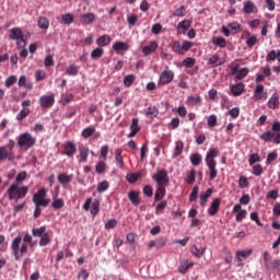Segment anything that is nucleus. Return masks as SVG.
Returning a JSON list of instances; mask_svg holds the SVG:
<instances>
[{"instance_id": "obj_59", "label": "nucleus", "mask_w": 280, "mask_h": 280, "mask_svg": "<svg viewBox=\"0 0 280 280\" xmlns=\"http://www.w3.org/2000/svg\"><path fill=\"white\" fill-rule=\"evenodd\" d=\"M133 83H135V74H128L127 77H125L124 79L125 86H132Z\"/></svg>"}, {"instance_id": "obj_2", "label": "nucleus", "mask_w": 280, "mask_h": 280, "mask_svg": "<svg viewBox=\"0 0 280 280\" xmlns=\"http://www.w3.org/2000/svg\"><path fill=\"white\" fill-rule=\"evenodd\" d=\"M218 156H220V151L217 148H210L206 154V165L210 172L209 180H214L218 176V168H215V165H218L215 159H218Z\"/></svg>"}, {"instance_id": "obj_27", "label": "nucleus", "mask_w": 280, "mask_h": 280, "mask_svg": "<svg viewBox=\"0 0 280 280\" xmlns=\"http://www.w3.org/2000/svg\"><path fill=\"white\" fill-rule=\"evenodd\" d=\"M191 27V21L189 20H184L178 23L177 25V34H186L187 30Z\"/></svg>"}, {"instance_id": "obj_18", "label": "nucleus", "mask_w": 280, "mask_h": 280, "mask_svg": "<svg viewBox=\"0 0 280 280\" xmlns=\"http://www.w3.org/2000/svg\"><path fill=\"white\" fill-rule=\"evenodd\" d=\"M233 213H236V217H235L236 222H242L243 220H245L248 212L242 209V205L236 203L233 207Z\"/></svg>"}, {"instance_id": "obj_4", "label": "nucleus", "mask_w": 280, "mask_h": 280, "mask_svg": "<svg viewBox=\"0 0 280 280\" xmlns=\"http://www.w3.org/2000/svg\"><path fill=\"white\" fill-rule=\"evenodd\" d=\"M33 237H39V246H49L51 244V237L47 232V226L43 225L40 228H34L32 230Z\"/></svg>"}, {"instance_id": "obj_34", "label": "nucleus", "mask_w": 280, "mask_h": 280, "mask_svg": "<svg viewBox=\"0 0 280 280\" xmlns=\"http://www.w3.org/2000/svg\"><path fill=\"white\" fill-rule=\"evenodd\" d=\"M188 106H200L202 104V97L190 95L186 101Z\"/></svg>"}, {"instance_id": "obj_35", "label": "nucleus", "mask_w": 280, "mask_h": 280, "mask_svg": "<svg viewBox=\"0 0 280 280\" xmlns=\"http://www.w3.org/2000/svg\"><path fill=\"white\" fill-rule=\"evenodd\" d=\"M95 19V13L81 14V23H84L85 25H91Z\"/></svg>"}, {"instance_id": "obj_40", "label": "nucleus", "mask_w": 280, "mask_h": 280, "mask_svg": "<svg viewBox=\"0 0 280 280\" xmlns=\"http://www.w3.org/2000/svg\"><path fill=\"white\" fill-rule=\"evenodd\" d=\"M113 49L114 51H128L129 46L125 42H116L113 45Z\"/></svg>"}, {"instance_id": "obj_64", "label": "nucleus", "mask_w": 280, "mask_h": 280, "mask_svg": "<svg viewBox=\"0 0 280 280\" xmlns=\"http://www.w3.org/2000/svg\"><path fill=\"white\" fill-rule=\"evenodd\" d=\"M198 191H200V189L198 188V186H195L192 188V191H191L190 196H189V201L190 202H194L195 200L198 199Z\"/></svg>"}, {"instance_id": "obj_11", "label": "nucleus", "mask_w": 280, "mask_h": 280, "mask_svg": "<svg viewBox=\"0 0 280 280\" xmlns=\"http://www.w3.org/2000/svg\"><path fill=\"white\" fill-rule=\"evenodd\" d=\"M260 139L265 141L266 143H269L270 141H273L276 145L280 144V133H276L272 130L265 131L261 136Z\"/></svg>"}, {"instance_id": "obj_31", "label": "nucleus", "mask_w": 280, "mask_h": 280, "mask_svg": "<svg viewBox=\"0 0 280 280\" xmlns=\"http://www.w3.org/2000/svg\"><path fill=\"white\" fill-rule=\"evenodd\" d=\"M190 253H191V255L197 257V259H200V257H202L205 255V253H207V247L198 248V246L192 245L190 247Z\"/></svg>"}, {"instance_id": "obj_19", "label": "nucleus", "mask_w": 280, "mask_h": 280, "mask_svg": "<svg viewBox=\"0 0 280 280\" xmlns=\"http://www.w3.org/2000/svg\"><path fill=\"white\" fill-rule=\"evenodd\" d=\"M220 205H222V199L215 198L212 200L211 206L208 209L209 215H218V212L220 211Z\"/></svg>"}, {"instance_id": "obj_56", "label": "nucleus", "mask_w": 280, "mask_h": 280, "mask_svg": "<svg viewBox=\"0 0 280 280\" xmlns=\"http://www.w3.org/2000/svg\"><path fill=\"white\" fill-rule=\"evenodd\" d=\"M248 185H250L248 183V178L246 176L242 175L238 178V187H241V189H246V187H248Z\"/></svg>"}, {"instance_id": "obj_32", "label": "nucleus", "mask_w": 280, "mask_h": 280, "mask_svg": "<svg viewBox=\"0 0 280 280\" xmlns=\"http://www.w3.org/2000/svg\"><path fill=\"white\" fill-rule=\"evenodd\" d=\"M57 180H58V183H60V185H69V183H71L73 180V177L66 173H60L57 176Z\"/></svg>"}, {"instance_id": "obj_44", "label": "nucleus", "mask_w": 280, "mask_h": 280, "mask_svg": "<svg viewBox=\"0 0 280 280\" xmlns=\"http://www.w3.org/2000/svg\"><path fill=\"white\" fill-rule=\"evenodd\" d=\"M98 47H106L107 45H110V36L109 35H103L96 40Z\"/></svg>"}, {"instance_id": "obj_37", "label": "nucleus", "mask_w": 280, "mask_h": 280, "mask_svg": "<svg viewBox=\"0 0 280 280\" xmlns=\"http://www.w3.org/2000/svg\"><path fill=\"white\" fill-rule=\"evenodd\" d=\"M253 255V249H245V250H237L236 252V259L237 261H242V259H247Z\"/></svg>"}, {"instance_id": "obj_52", "label": "nucleus", "mask_w": 280, "mask_h": 280, "mask_svg": "<svg viewBox=\"0 0 280 280\" xmlns=\"http://www.w3.org/2000/svg\"><path fill=\"white\" fill-rule=\"evenodd\" d=\"M108 187H110V184L107 180H103L97 185V191L98 194H104V191H106V189H108Z\"/></svg>"}, {"instance_id": "obj_22", "label": "nucleus", "mask_w": 280, "mask_h": 280, "mask_svg": "<svg viewBox=\"0 0 280 280\" xmlns=\"http://www.w3.org/2000/svg\"><path fill=\"white\" fill-rule=\"evenodd\" d=\"M245 91H246V85L242 82L231 86V92L234 95V97H240V95H242Z\"/></svg>"}, {"instance_id": "obj_49", "label": "nucleus", "mask_w": 280, "mask_h": 280, "mask_svg": "<svg viewBox=\"0 0 280 280\" xmlns=\"http://www.w3.org/2000/svg\"><path fill=\"white\" fill-rule=\"evenodd\" d=\"M81 135H82L83 139H91V137H93V135H95V128L88 127V128L83 129Z\"/></svg>"}, {"instance_id": "obj_41", "label": "nucleus", "mask_w": 280, "mask_h": 280, "mask_svg": "<svg viewBox=\"0 0 280 280\" xmlns=\"http://www.w3.org/2000/svg\"><path fill=\"white\" fill-rule=\"evenodd\" d=\"M190 163L195 167H198V165L202 163V155H200V153H192L190 155Z\"/></svg>"}, {"instance_id": "obj_6", "label": "nucleus", "mask_w": 280, "mask_h": 280, "mask_svg": "<svg viewBox=\"0 0 280 280\" xmlns=\"http://www.w3.org/2000/svg\"><path fill=\"white\" fill-rule=\"evenodd\" d=\"M49 202L51 200L47 199V188H40L34 196H33V203L35 207H49Z\"/></svg>"}, {"instance_id": "obj_24", "label": "nucleus", "mask_w": 280, "mask_h": 280, "mask_svg": "<svg viewBox=\"0 0 280 280\" xmlns=\"http://www.w3.org/2000/svg\"><path fill=\"white\" fill-rule=\"evenodd\" d=\"M130 133H129V139H132V137H137V133L139 130H141V127H139V118H132L131 125H130Z\"/></svg>"}, {"instance_id": "obj_61", "label": "nucleus", "mask_w": 280, "mask_h": 280, "mask_svg": "<svg viewBox=\"0 0 280 280\" xmlns=\"http://www.w3.org/2000/svg\"><path fill=\"white\" fill-rule=\"evenodd\" d=\"M187 14V9L185 7H179L173 12V16H185Z\"/></svg>"}, {"instance_id": "obj_47", "label": "nucleus", "mask_w": 280, "mask_h": 280, "mask_svg": "<svg viewBox=\"0 0 280 280\" xmlns=\"http://www.w3.org/2000/svg\"><path fill=\"white\" fill-rule=\"evenodd\" d=\"M37 25L39 30H49V20L45 16H42L39 18Z\"/></svg>"}, {"instance_id": "obj_63", "label": "nucleus", "mask_w": 280, "mask_h": 280, "mask_svg": "<svg viewBox=\"0 0 280 280\" xmlns=\"http://www.w3.org/2000/svg\"><path fill=\"white\" fill-rule=\"evenodd\" d=\"M54 56L52 55H47L45 60H44V66L46 67V69H48V67H54Z\"/></svg>"}, {"instance_id": "obj_36", "label": "nucleus", "mask_w": 280, "mask_h": 280, "mask_svg": "<svg viewBox=\"0 0 280 280\" xmlns=\"http://www.w3.org/2000/svg\"><path fill=\"white\" fill-rule=\"evenodd\" d=\"M211 194H213V189L212 188H208L206 190V192H202L200 195V206L205 207V205H207L209 198H211Z\"/></svg>"}, {"instance_id": "obj_43", "label": "nucleus", "mask_w": 280, "mask_h": 280, "mask_svg": "<svg viewBox=\"0 0 280 280\" xmlns=\"http://www.w3.org/2000/svg\"><path fill=\"white\" fill-rule=\"evenodd\" d=\"M145 116L150 117V119H154V117H159V108H156V106H149L147 108Z\"/></svg>"}, {"instance_id": "obj_20", "label": "nucleus", "mask_w": 280, "mask_h": 280, "mask_svg": "<svg viewBox=\"0 0 280 280\" xmlns=\"http://www.w3.org/2000/svg\"><path fill=\"white\" fill-rule=\"evenodd\" d=\"M243 12L244 14H255L257 12V5L253 0H247L243 2Z\"/></svg>"}, {"instance_id": "obj_39", "label": "nucleus", "mask_w": 280, "mask_h": 280, "mask_svg": "<svg viewBox=\"0 0 280 280\" xmlns=\"http://www.w3.org/2000/svg\"><path fill=\"white\" fill-rule=\"evenodd\" d=\"M184 148L185 144L183 143V141H176L173 158L176 159V156H180L183 154Z\"/></svg>"}, {"instance_id": "obj_10", "label": "nucleus", "mask_w": 280, "mask_h": 280, "mask_svg": "<svg viewBox=\"0 0 280 280\" xmlns=\"http://www.w3.org/2000/svg\"><path fill=\"white\" fill-rule=\"evenodd\" d=\"M84 211H89L92 215H97L100 213V200L95 199L93 201V198H88L83 205Z\"/></svg>"}, {"instance_id": "obj_12", "label": "nucleus", "mask_w": 280, "mask_h": 280, "mask_svg": "<svg viewBox=\"0 0 280 280\" xmlns=\"http://www.w3.org/2000/svg\"><path fill=\"white\" fill-rule=\"evenodd\" d=\"M173 80H174V71L163 70L160 74L159 85L165 86L167 84H171V82H173Z\"/></svg>"}, {"instance_id": "obj_45", "label": "nucleus", "mask_w": 280, "mask_h": 280, "mask_svg": "<svg viewBox=\"0 0 280 280\" xmlns=\"http://www.w3.org/2000/svg\"><path fill=\"white\" fill-rule=\"evenodd\" d=\"M104 56V49L102 47H97L96 49L92 50L91 58L92 60H100Z\"/></svg>"}, {"instance_id": "obj_62", "label": "nucleus", "mask_w": 280, "mask_h": 280, "mask_svg": "<svg viewBox=\"0 0 280 280\" xmlns=\"http://www.w3.org/2000/svg\"><path fill=\"white\" fill-rule=\"evenodd\" d=\"M27 178V172L22 171L15 177V184L23 183Z\"/></svg>"}, {"instance_id": "obj_38", "label": "nucleus", "mask_w": 280, "mask_h": 280, "mask_svg": "<svg viewBox=\"0 0 280 280\" xmlns=\"http://www.w3.org/2000/svg\"><path fill=\"white\" fill-rule=\"evenodd\" d=\"M122 152L124 150L121 149H116L115 151V161L119 165L120 170H124V167H126V164L124 163V158L121 156Z\"/></svg>"}, {"instance_id": "obj_16", "label": "nucleus", "mask_w": 280, "mask_h": 280, "mask_svg": "<svg viewBox=\"0 0 280 280\" xmlns=\"http://www.w3.org/2000/svg\"><path fill=\"white\" fill-rule=\"evenodd\" d=\"M55 103L56 98L54 97V95H43L39 98V104L44 109L51 108V106H54Z\"/></svg>"}, {"instance_id": "obj_57", "label": "nucleus", "mask_w": 280, "mask_h": 280, "mask_svg": "<svg viewBox=\"0 0 280 280\" xmlns=\"http://www.w3.org/2000/svg\"><path fill=\"white\" fill-rule=\"evenodd\" d=\"M195 180H196V170L192 168L186 177V183L188 185H194Z\"/></svg>"}, {"instance_id": "obj_14", "label": "nucleus", "mask_w": 280, "mask_h": 280, "mask_svg": "<svg viewBox=\"0 0 280 280\" xmlns=\"http://www.w3.org/2000/svg\"><path fill=\"white\" fill-rule=\"evenodd\" d=\"M62 148H63V154L69 159H72L75 152H78V148L75 147V143L73 141H67L62 145Z\"/></svg>"}, {"instance_id": "obj_8", "label": "nucleus", "mask_w": 280, "mask_h": 280, "mask_svg": "<svg viewBox=\"0 0 280 280\" xmlns=\"http://www.w3.org/2000/svg\"><path fill=\"white\" fill-rule=\"evenodd\" d=\"M11 40H18V48L21 49L27 45L25 37L23 36V31L19 27L12 28L9 34Z\"/></svg>"}, {"instance_id": "obj_54", "label": "nucleus", "mask_w": 280, "mask_h": 280, "mask_svg": "<svg viewBox=\"0 0 280 280\" xmlns=\"http://www.w3.org/2000/svg\"><path fill=\"white\" fill-rule=\"evenodd\" d=\"M51 207L52 209H62V207H65V200L58 198V199H54L51 202Z\"/></svg>"}, {"instance_id": "obj_60", "label": "nucleus", "mask_w": 280, "mask_h": 280, "mask_svg": "<svg viewBox=\"0 0 280 280\" xmlns=\"http://www.w3.org/2000/svg\"><path fill=\"white\" fill-rule=\"evenodd\" d=\"M252 173L254 174V176H261V174H264V167H261L260 164H256L253 166Z\"/></svg>"}, {"instance_id": "obj_29", "label": "nucleus", "mask_w": 280, "mask_h": 280, "mask_svg": "<svg viewBox=\"0 0 280 280\" xmlns=\"http://www.w3.org/2000/svg\"><path fill=\"white\" fill-rule=\"evenodd\" d=\"M18 84L19 86H24V89H27V91H32V89H34V84L32 81L27 80L26 75H21Z\"/></svg>"}, {"instance_id": "obj_7", "label": "nucleus", "mask_w": 280, "mask_h": 280, "mask_svg": "<svg viewBox=\"0 0 280 280\" xmlns=\"http://www.w3.org/2000/svg\"><path fill=\"white\" fill-rule=\"evenodd\" d=\"M194 47V43L189 40L183 42V45L178 40L173 42L171 49L174 51V54H178V56H184V54H187L189 49Z\"/></svg>"}, {"instance_id": "obj_30", "label": "nucleus", "mask_w": 280, "mask_h": 280, "mask_svg": "<svg viewBox=\"0 0 280 280\" xmlns=\"http://www.w3.org/2000/svg\"><path fill=\"white\" fill-rule=\"evenodd\" d=\"M224 62V58H220L218 55L211 56L208 60V65H211L212 67H222Z\"/></svg>"}, {"instance_id": "obj_15", "label": "nucleus", "mask_w": 280, "mask_h": 280, "mask_svg": "<svg viewBox=\"0 0 280 280\" xmlns=\"http://www.w3.org/2000/svg\"><path fill=\"white\" fill-rule=\"evenodd\" d=\"M14 161V151L9 147H0V161Z\"/></svg>"}, {"instance_id": "obj_26", "label": "nucleus", "mask_w": 280, "mask_h": 280, "mask_svg": "<svg viewBox=\"0 0 280 280\" xmlns=\"http://www.w3.org/2000/svg\"><path fill=\"white\" fill-rule=\"evenodd\" d=\"M156 49H159V43H156V40H153L150 43L149 46L142 47V54H144L145 56H150L151 54H154Z\"/></svg>"}, {"instance_id": "obj_51", "label": "nucleus", "mask_w": 280, "mask_h": 280, "mask_svg": "<svg viewBox=\"0 0 280 280\" xmlns=\"http://www.w3.org/2000/svg\"><path fill=\"white\" fill-rule=\"evenodd\" d=\"M195 65H196V59L191 57H187L183 61V66L186 67V69H194Z\"/></svg>"}, {"instance_id": "obj_58", "label": "nucleus", "mask_w": 280, "mask_h": 280, "mask_svg": "<svg viewBox=\"0 0 280 280\" xmlns=\"http://www.w3.org/2000/svg\"><path fill=\"white\" fill-rule=\"evenodd\" d=\"M61 19H62V23H65V25H71V23H73V15L71 13L61 15Z\"/></svg>"}, {"instance_id": "obj_55", "label": "nucleus", "mask_w": 280, "mask_h": 280, "mask_svg": "<svg viewBox=\"0 0 280 280\" xmlns=\"http://www.w3.org/2000/svg\"><path fill=\"white\" fill-rule=\"evenodd\" d=\"M45 78H47V72H45V70H37L35 72L36 82H43V80H45Z\"/></svg>"}, {"instance_id": "obj_17", "label": "nucleus", "mask_w": 280, "mask_h": 280, "mask_svg": "<svg viewBox=\"0 0 280 280\" xmlns=\"http://www.w3.org/2000/svg\"><path fill=\"white\" fill-rule=\"evenodd\" d=\"M250 70L248 68H240V66H234L232 68V75H235L237 80H244L248 75Z\"/></svg>"}, {"instance_id": "obj_53", "label": "nucleus", "mask_w": 280, "mask_h": 280, "mask_svg": "<svg viewBox=\"0 0 280 280\" xmlns=\"http://www.w3.org/2000/svg\"><path fill=\"white\" fill-rule=\"evenodd\" d=\"M80 67L75 66V65H71L67 68L66 70V74L67 75H77L78 71H79Z\"/></svg>"}, {"instance_id": "obj_5", "label": "nucleus", "mask_w": 280, "mask_h": 280, "mask_svg": "<svg viewBox=\"0 0 280 280\" xmlns=\"http://www.w3.org/2000/svg\"><path fill=\"white\" fill-rule=\"evenodd\" d=\"M18 145L21 150H30L36 145V138H34L30 132L21 133L18 137Z\"/></svg>"}, {"instance_id": "obj_25", "label": "nucleus", "mask_w": 280, "mask_h": 280, "mask_svg": "<svg viewBox=\"0 0 280 280\" xmlns=\"http://www.w3.org/2000/svg\"><path fill=\"white\" fill-rule=\"evenodd\" d=\"M194 268V261H189L188 259L183 260L178 267V271L180 275H187V272Z\"/></svg>"}, {"instance_id": "obj_3", "label": "nucleus", "mask_w": 280, "mask_h": 280, "mask_svg": "<svg viewBox=\"0 0 280 280\" xmlns=\"http://www.w3.org/2000/svg\"><path fill=\"white\" fill-rule=\"evenodd\" d=\"M27 191H30V187L27 186H19V184H12L8 189L5 195L9 200H21L27 196Z\"/></svg>"}, {"instance_id": "obj_1", "label": "nucleus", "mask_w": 280, "mask_h": 280, "mask_svg": "<svg viewBox=\"0 0 280 280\" xmlns=\"http://www.w3.org/2000/svg\"><path fill=\"white\" fill-rule=\"evenodd\" d=\"M34 237L30 233H25L24 237L16 236L11 244V250L13 253L15 261H19L25 253H27V244L32 242ZM24 242V243H22Z\"/></svg>"}, {"instance_id": "obj_42", "label": "nucleus", "mask_w": 280, "mask_h": 280, "mask_svg": "<svg viewBox=\"0 0 280 280\" xmlns=\"http://www.w3.org/2000/svg\"><path fill=\"white\" fill-rule=\"evenodd\" d=\"M141 176H143V174L141 173H128L126 175V178L128 180V183H130L131 185L137 183V180H139L141 178Z\"/></svg>"}, {"instance_id": "obj_33", "label": "nucleus", "mask_w": 280, "mask_h": 280, "mask_svg": "<svg viewBox=\"0 0 280 280\" xmlns=\"http://www.w3.org/2000/svg\"><path fill=\"white\" fill-rule=\"evenodd\" d=\"M89 148L88 147H81L79 149V162L80 163H86L88 159H89Z\"/></svg>"}, {"instance_id": "obj_50", "label": "nucleus", "mask_w": 280, "mask_h": 280, "mask_svg": "<svg viewBox=\"0 0 280 280\" xmlns=\"http://www.w3.org/2000/svg\"><path fill=\"white\" fill-rule=\"evenodd\" d=\"M30 116V108L23 107L20 113L16 115V120L18 121H23L26 117Z\"/></svg>"}, {"instance_id": "obj_21", "label": "nucleus", "mask_w": 280, "mask_h": 280, "mask_svg": "<svg viewBox=\"0 0 280 280\" xmlns=\"http://www.w3.org/2000/svg\"><path fill=\"white\" fill-rule=\"evenodd\" d=\"M140 196H141V194L137 190H131L128 192V198H129L131 205H133V207H139V205H141Z\"/></svg>"}, {"instance_id": "obj_23", "label": "nucleus", "mask_w": 280, "mask_h": 280, "mask_svg": "<svg viewBox=\"0 0 280 280\" xmlns=\"http://www.w3.org/2000/svg\"><path fill=\"white\" fill-rule=\"evenodd\" d=\"M267 106L271 110H277L280 106L279 94L275 93L267 102Z\"/></svg>"}, {"instance_id": "obj_46", "label": "nucleus", "mask_w": 280, "mask_h": 280, "mask_svg": "<svg viewBox=\"0 0 280 280\" xmlns=\"http://www.w3.org/2000/svg\"><path fill=\"white\" fill-rule=\"evenodd\" d=\"M212 43L213 45H217V47H221V49L226 47V39L224 37H213Z\"/></svg>"}, {"instance_id": "obj_28", "label": "nucleus", "mask_w": 280, "mask_h": 280, "mask_svg": "<svg viewBox=\"0 0 280 280\" xmlns=\"http://www.w3.org/2000/svg\"><path fill=\"white\" fill-rule=\"evenodd\" d=\"M165 194H167L165 186H158L154 195L155 202H161L165 198Z\"/></svg>"}, {"instance_id": "obj_13", "label": "nucleus", "mask_w": 280, "mask_h": 280, "mask_svg": "<svg viewBox=\"0 0 280 280\" xmlns=\"http://www.w3.org/2000/svg\"><path fill=\"white\" fill-rule=\"evenodd\" d=\"M254 100L256 102L268 100V92H266V88L262 84L256 85L254 90Z\"/></svg>"}, {"instance_id": "obj_9", "label": "nucleus", "mask_w": 280, "mask_h": 280, "mask_svg": "<svg viewBox=\"0 0 280 280\" xmlns=\"http://www.w3.org/2000/svg\"><path fill=\"white\" fill-rule=\"evenodd\" d=\"M155 180L158 187H167L170 185V177L167 176V171L161 170L152 176Z\"/></svg>"}, {"instance_id": "obj_48", "label": "nucleus", "mask_w": 280, "mask_h": 280, "mask_svg": "<svg viewBox=\"0 0 280 280\" xmlns=\"http://www.w3.org/2000/svg\"><path fill=\"white\" fill-rule=\"evenodd\" d=\"M228 27L231 30L233 35L240 34V32H242V25H240L237 22L230 23Z\"/></svg>"}]
</instances>
